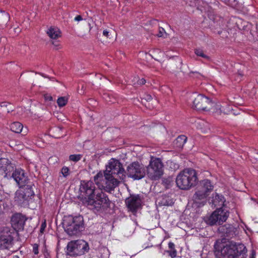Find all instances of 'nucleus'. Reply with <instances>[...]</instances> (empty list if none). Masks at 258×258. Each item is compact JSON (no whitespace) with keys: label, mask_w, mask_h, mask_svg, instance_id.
Segmentation results:
<instances>
[{"label":"nucleus","mask_w":258,"mask_h":258,"mask_svg":"<svg viewBox=\"0 0 258 258\" xmlns=\"http://www.w3.org/2000/svg\"><path fill=\"white\" fill-rule=\"evenodd\" d=\"M212 103L211 106H210V110H212L216 116L221 115L222 113L224 114L227 113V112L230 109L229 108H225L224 106H222L220 103L215 104L213 102Z\"/></svg>","instance_id":"nucleus-19"},{"label":"nucleus","mask_w":258,"mask_h":258,"mask_svg":"<svg viewBox=\"0 0 258 258\" xmlns=\"http://www.w3.org/2000/svg\"><path fill=\"white\" fill-rule=\"evenodd\" d=\"M45 100L47 101H52V97L47 94H46L44 96Z\"/></svg>","instance_id":"nucleus-38"},{"label":"nucleus","mask_w":258,"mask_h":258,"mask_svg":"<svg viewBox=\"0 0 258 258\" xmlns=\"http://www.w3.org/2000/svg\"><path fill=\"white\" fill-rule=\"evenodd\" d=\"M255 252L254 251H252L251 252V253L250 254V256L249 257V258H255Z\"/></svg>","instance_id":"nucleus-43"},{"label":"nucleus","mask_w":258,"mask_h":258,"mask_svg":"<svg viewBox=\"0 0 258 258\" xmlns=\"http://www.w3.org/2000/svg\"><path fill=\"white\" fill-rule=\"evenodd\" d=\"M238 258H246V254L245 255H241L240 254V255H239Z\"/></svg>","instance_id":"nucleus-45"},{"label":"nucleus","mask_w":258,"mask_h":258,"mask_svg":"<svg viewBox=\"0 0 258 258\" xmlns=\"http://www.w3.org/2000/svg\"><path fill=\"white\" fill-rule=\"evenodd\" d=\"M105 172L111 175L117 174L120 176V175H123L124 170L118 160L112 158L110 160Z\"/></svg>","instance_id":"nucleus-14"},{"label":"nucleus","mask_w":258,"mask_h":258,"mask_svg":"<svg viewBox=\"0 0 258 258\" xmlns=\"http://www.w3.org/2000/svg\"><path fill=\"white\" fill-rule=\"evenodd\" d=\"M13 258H20L19 256L18 255H14L13 256Z\"/></svg>","instance_id":"nucleus-46"},{"label":"nucleus","mask_w":258,"mask_h":258,"mask_svg":"<svg viewBox=\"0 0 258 258\" xmlns=\"http://www.w3.org/2000/svg\"><path fill=\"white\" fill-rule=\"evenodd\" d=\"M187 141V137L184 135L179 136L174 141V146L178 149H181Z\"/></svg>","instance_id":"nucleus-22"},{"label":"nucleus","mask_w":258,"mask_h":258,"mask_svg":"<svg viewBox=\"0 0 258 258\" xmlns=\"http://www.w3.org/2000/svg\"><path fill=\"white\" fill-rule=\"evenodd\" d=\"M214 253L217 258H238L245 255L247 250L241 243H225L217 241L214 244Z\"/></svg>","instance_id":"nucleus-2"},{"label":"nucleus","mask_w":258,"mask_h":258,"mask_svg":"<svg viewBox=\"0 0 258 258\" xmlns=\"http://www.w3.org/2000/svg\"><path fill=\"white\" fill-rule=\"evenodd\" d=\"M9 106H11V105L9 103L6 102H3L0 104V106L4 109H6Z\"/></svg>","instance_id":"nucleus-32"},{"label":"nucleus","mask_w":258,"mask_h":258,"mask_svg":"<svg viewBox=\"0 0 258 258\" xmlns=\"http://www.w3.org/2000/svg\"><path fill=\"white\" fill-rule=\"evenodd\" d=\"M142 200L139 195H131L125 200V204L129 211L135 215L142 208Z\"/></svg>","instance_id":"nucleus-13"},{"label":"nucleus","mask_w":258,"mask_h":258,"mask_svg":"<svg viewBox=\"0 0 258 258\" xmlns=\"http://www.w3.org/2000/svg\"><path fill=\"white\" fill-rule=\"evenodd\" d=\"M163 174V164L159 158L151 157L147 167V174L152 180L159 179Z\"/></svg>","instance_id":"nucleus-6"},{"label":"nucleus","mask_w":258,"mask_h":258,"mask_svg":"<svg viewBox=\"0 0 258 258\" xmlns=\"http://www.w3.org/2000/svg\"><path fill=\"white\" fill-rule=\"evenodd\" d=\"M168 247L170 249V250H173L175 249V245L172 242H169L168 243Z\"/></svg>","instance_id":"nucleus-37"},{"label":"nucleus","mask_w":258,"mask_h":258,"mask_svg":"<svg viewBox=\"0 0 258 258\" xmlns=\"http://www.w3.org/2000/svg\"><path fill=\"white\" fill-rule=\"evenodd\" d=\"M167 252L168 253L169 255L172 258H174L176 256L177 251L176 249L167 250Z\"/></svg>","instance_id":"nucleus-30"},{"label":"nucleus","mask_w":258,"mask_h":258,"mask_svg":"<svg viewBox=\"0 0 258 258\" xmlns=\"http://www.w3.org/2000/svg\"><path fill=\"white\" fill-rule=\"evenodd\" d=\"M224 202V197L222 195L215 194L213 195L212 203L215 207L220 206L223 204Z\"/></svg>","instance_id":"nucleus-24"},{"label":"nucleus","mask_w":258,"mask_h":258,"mask_svg":"<svg viewBox=\"0 0 258 258\" xmlns=\"http://www.w3.org/2000/svg\"><path fill=\"white\" fill-rule=\"evenodd\" d=\"M225 2L229 5H232V3L235 2V0H225Z\"/></svg>","instance_id":"nucleus-44"},{"label":"nucleus","mask_w":258,"mask_h":258,"mask_svg":"<svg viewBox=\"0 0 258 258\" xmlns=\"http://www.w3.org/2000/svg\"><path fill=\"white\" fill-rule=\"evenodd\" d=\"M229 216L228 211L223 208L217 209L206 220V222L210 225H221L225 222Z\"/></svg>","instance_id":"nucleus-10"},{"label":"nucleus","mask_w":258,"mask_h":258,"mask_svg":"<svg viewBox=\"0 0 258 258\" xmlns=\"http://www.w3.org/2000/svg\"><path fill=\"white\" fill-rule=\"evenodd\" d=\"M47 34L51 39H55L60 37L61 32L56 27H50L47 31Z\"/></svg>","instance_id":"nucleus-21"},{"label":"nucleus","mask_w":258,"mask_h":258,"mask_svg":"<svg viewBox=\"0 0 258 258\" xmlns=\"http://www.w3.org/2000/svg\"><path fill=\"white\" fill-rule=\"evenodd\" d=\"M80 189L82 196L86 197V203L90 209L98 212L110 206V201L107 195L100 190H95L92 181H82Z\"/></svg>","instance_id":"nucleus-1"},{"label":"nucleus","mask_w":258,"mask_h":258,"mask_svg":"<svg viewBox=\"0 0 258 258\" xmlns=\"http://www.w3.org/2000/svg\"><path fill=\"white\" fill-rule=\"evenodd\" d=\"M34 195V193L30 185L24 186L16 191L15 201L21 206H26L28 205L30 199Z\"/></svg>","instance_id":"nucleus-9"},{"label":"nucleus","mask_w":258,"mask_h":258,"mask_svg":"<svg viewBox=\"0 0 258 258\" xmlns=\"http://www.w3.org/2000/svg\"><path fill=\"white\" fill-rule=\"evenodd\" d=\"M14 230L9 227L0 230V250L10 249L13 245Z\"/></svg>","instance_id":"nucleus-7"},{"label":"nucleus","mask_w":258,"mask_h":258,"mask_svg":"<svg viewBox=\"0 0 258 258\" xmlns=\"http://www.w3.org/2000/svg\"><path fill=\"white\" fill-rule=\"evenodd\" d=\"M167 35V33H166L164 29H163L162 27L159 28V33L157 34V36L159 37H165V35L166 36Z\"/></svg>","instance_id":"nucleus-29"},{"label":"nucleus","mask_w":258,"mask_h":258,"mask_svg":"<svg viewBox=\"0 0 258 258\" xmlns=\"http://www.w3.org/2000/svg\"><path fill=\"white\" fill-rule=\"evenodd\" d=\"M109 32L107 30H105L103 32V35L106 37H108Z\"/></svg>","instance_id":"nucleus-42"},{"label":"nucleus","mask_w":258,"mask_h":258,"mask_svg":"<svg viewBox=\"0 0 258 258\" xmlns=\"http://www.w3.org/2000/svg\"><path fill=\"white\" fill-rule=\"evenodd\" d=\"M96 183L99 187L106 191L113 190L118 185L119 181L113 177V175L104 172L103 175L101 172L98 173L94 177Z\"/></svg>","instance_id":"nucleus-5"},{"label":"nucleus","mask_w":258,"mask_h":258,"mask_svg":"<svg viewBox=\"0 0 258 258\" xmlns=\"http://www.w3.org/2000/svg\"><path fill=\"white\" fill-rule=\"evenodd\" d=\"M128 176L134 179L139 180L145 175V170L143 166L138 162H133L127 167Z\"/></svg>","instance_id":"nucleus-11"},{"label":"nucleus","mask_w":258,"mask_h":258,"mask_svg":"<svg viewBox=\"0 0 258 258\" xmlns=\"http://www.w3.org/2000/svg\"><path fill=\"white\" fill-rule=\"evenodd\" d=\"M197 182V172L191 168H186L181 171L176 179L177 186L181 189H188L195 186Z\"/></svg>","instance_id":"nucleus-3"},{"label":"nucleus","mask_w":258,"mask_h":258,"mask_svg":"<svg viewBox=\"0 0 258 258\" xmlns=\"http://www.w3.org/2000/svg\"><path fill=\"white\" fill-rule=\"evenodd\" d=\"M33 246V252L37 255L39 253V245L37 243H34L32 245Z\"/></svg>","instance_id":"nucleus-31"},{"label":"nucleus","mask_w":258,"mask_h":258,"mask_svg":"<svg viewBox=\"0 0 258 258\" xmlns=\"http://www.w3.org/2000/svg\"><path fill=\"white\" fill-rule=\"evenodd\" d=\"M103 97L106 100V101L114 103V101L112 100L111 98H110V95L109 94H104Z\"/></svg>","instance_id":"nucleus-33"},{"label":"nucleus","mask_w":258,"mask_h":258,"mask_svg":"<svg viewBox=\"0 0 258 258\" xmlns=\"http://www.w3.org/2000/svg\"><path fill=\"white\" fill-rule=\"evenodd\" d=\"M11 177H13L20 186H24L28 180L24 171L21 169H16L12 174Z\"/></svg>","instance_id":"nucleus-17"},{"label":"nucleus","mask_w":258,"mask_h":258,"mask_svg":"<svg viewBox=\"0 0 258 258\" xmlns=\"http://www.w3.org/2000/svg\"><path fill=\"white\" fill-rule=\"evenodd\" d=\"M26 218L21 214H14L11 218V224L12 229L15 231H19L22 230L25 223Z\"/></svg>","instance_id":"nucleus-15"},{"label":"nucleus","mask_w":258,"mask_h":258,"mask_svg":"<svg viewBox=\"0 0 258 258\" xmlns=\"http://www.w3.org/2000/svg\"><path fill=\"white\" fill-rule=\"evenodd\" d=\"M179 63L180 64H181V61L180 60H179Z\"/></svg>","instance_id":"nucleus-47"},{"label":"nucleus","mask_w":258,"mask_h":258,"mask_svg":"<svg viewBox=\"0 0 258 258\" xmlns=\"http://www.w3.org/2000/svg\"><path fill=\"white\" fill-rule=\"evenodd\" d=\"M212 102L208 97L202 94L197 95L193 101V106L197 110L208 111Z\"/></svg>","instance_id":"nucleus-12"},{"label":"nucleus","mask_w":258,"mask_h":258,"mask_svg":"<svg viewBox=\"0 0 258 258\" xmlns=\"http://www.w3.org/2000/svg\"><path fill=\"white\" fill-rule=\"evenodd\" d=\"M82 20H83V18H82V16L80 15L77 16L74 19V20L76 21H82Z\"/></svg>","instance_id":"nucleus-40"},{"label":"nucleus","mask_w":258,"mask_h":258,"mask_svg":"<svg viewBox=\"0 0 258 258\" xmlns=\"http://www.w3.org/2000/svg\"><path fill=\"white\" fill-rule=\"evenodd\" d=\"M144 99H145L147 101H150L152 100V97L150 94H145L144 95Z\"/></svg>","instance_id":"nucleus-35"},{"label":"nucleus","mask_w":258,"mask_h":258,"mask_svg":"<svg viewBox=\"0 0 258 258\" xmlns=\"http://www.w3.org/2000/svg\"><path fill=\"white\" fill-rule=\"evenodd\" d=\"M139 84L140 85H143L145 84L146 83V80L144 78H142L141 79H140L138 82Z\"/></svg>","instance_id":"nucleus-39"},{"label":"nucleus","mask_w":258,"mask_h":258,"mask_svg":"<svg viewBox=\"0 0 258 258\" xmlns=\"http://www.w3.org/2000/svg\"><path fill=\"white\" fill-rule=\"evenodd\" d=\"M61 173L64 177H67L70 175V169L68 167L63 166L61 170Z\"/></svg>","instance_id":"nucleus-28"},{"label":"nucleus","mask_w":258,"mask_h":258,"mask_svg":"<svg viewBox=\"0 0 258 258\" xmlns=\"http://www.w3.org/2000/svg\"><path fill=\"white\" fill-rule=\"evenodd\" d=\"M5 110L7 112L9 113L13 111V108L12 107H11V106H9L6 109H5Z\"/></svg>","instance_id":"nucleus-41"},{"label":"nucleus","mask_w":258,"mask_h":258,"mask_svg":"<svg viewBox=\"0 0 258 258\" xmlns=\"http://www.w3.org/2000/svg\"><path fill=\"white\" fill-rule=\"evenodd\" d=\"M63 226L65 231L69 235H77L84 229L83 218L81 216H69L63 220Z\"/></svg>","instance_id":"nucleus-4"},{"label":"nucleus","mask_w":258,"mask_h":258,"mask_svg":"<svg viewBox=\"0 0 258 258\" xmlns=\"http://www.w3.org/2000/svg\"><path fill=\"white\" fill-rule=\"evenodd\" d=\"M46 227V224L45 221H44L43 223L41 224L40 229V232L41 233H43L45 228Z\"/></svg>","instance_id":"nucleus-34"},{"label":"nucleus","mask_w":258,"mask_h":258,"mask_svg":"<svg viewBox=\"0 0 258 258\" xmlns=\"http://www.w3.org/2000/svg\"><path fill=\"white\" fill-rule=\"evenodd\" d=\"M195 52L197 56H201V57L205 58L207 59H210L209 56L205 54L203 50H202L201 49H196L195 50Z\"/></svg>","instance_id":"nucleus-27"},{"label":"nucleus","mask_w":258,"mask_h":258,"mask_svg":"<svg viewBox=\"0 0 258 258\" xmlns=\"http://www.w3.org/2000/svg\"><path fill=\"white\" fill-rule=\"evenodd\" d=\"M208 195V193L199 188L193 196V200L195 203H199L200 201L205 200Z\"/></svg>","instance_id":"nucleus-20"},{"label":"nucleus","mask_w":258,"mask_h":258,"mask_svg":"<svg viewBox=\"0 0 258 258\" xmlns=\"http://www.w3.org/2000/svg\"><path fill=\"white\" fill-rule=\"evenodd\" d=\"M199 188L209 194L213 190L214 185L210 180L206 179L200 181Z\"/></svg>","instance_id":"nucleus-18"},{"label":"nucleus","mask_w":258,"mask_h":258,"mask_svg":"<svg viewBox=\"0 0 258 258\" xmlns=\"http://www.w3.org/2000/svg\"><path fill=\"white\" fill-rule=\"evenodd\" d=\"M24 133H25L24 135H25L27 133V131H26Z\"/></svg>","instance_id":"nucleus-48"},{"label":"nucleus","mask_w":258,"mask_h":258,"mask_svg":"<svg viewBox=\"0 0 258 258\" xmlns=\"http://www.w3.org/2000/svg\"><path fill=\"white\" fill-rule=\"evenodd\" d=\"M82 157L81 154H72L69 156V160L74 162H77L80 161Z\"/></svg>","instance_id":"nucleus-26"},{"label":"nucleus","mask_w":258,"mask_h":258,"mask_svg":"<svg viewBox=\"0 0 258 258\" xmlns=\"http://www.w3.org/2000/svg\"><path fill=\"white\" fill-rule=\"evenodd\" d=\"M68 102V98L66 97H60L57 99V103L59 107L65 106Z\"/></svg>","instance_id":"nucleus-25"},{"label":"nucleus","mask_w":258,"mask_h":258,"mask_svg":"<svg viewBox=\"0 0 258 258\" xmlns=\"http://www.w3.org/2000/svg\"><path fill=\"white\" fill-rule=\"evenodd\" d=\"M11 130L15 133L19 134L22 132L23 126L19 122H14L10 125Z\"/></svg>","instance_id":"nucleus-23"},{"label":"nucleus","mask_w":258,"mask_h":258,"mask_svg":"<svg viewBox=\"0 0 258 258\" xmlns=\"http://www.w3.org/2000/svg\"><path fill=\"white\" fill-rule=\"evenodd\" d=\"M52 44L54 45L56 49H58L60 48V44L58 42L56 41H52Z\"/></svg>","instance_id":"nucleus-36"},{"label":"nucleus","mask_w":258,"mask_h":258,"mask_svg":"<svg viewBox=\"0 0 258 258\" xmlns=\"http://www.w3.org/2000/svg\"><path fill=\"white\" fill-rule=\"evenodd\" d=\"M14 170L13 165L9 162L8 159H0V174H4V177H11V172Z\"/></svg>","instance_id":"nucleus-16"},{"label":"nucleus","mask_w":258,"mask_h":258,"mask_svg":"<svg viewBox=\"0 0 258 258\" xmlns=\"http://www.w3.org/2000/svg\"><path fill=\"white\" fill-rule=\"evenodd\" d=\"M89 249L87 242L83 240L72 241L67 245L68 253L71 255H81Z\"/></svg>","instance_id":"nucleus-8"}]
</instances>
